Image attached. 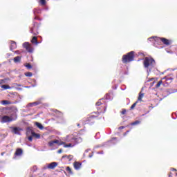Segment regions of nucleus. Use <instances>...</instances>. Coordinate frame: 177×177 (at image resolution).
<instances>
[{"instance_id":"f257e3e1","label":"nucleus","mask_w":177,"mask_h":177,"mask_svg":"<svg viewBox=\"0 0 177 177\" xmlns=\"http://www.w3.org/2000/svg\"><path fill=\"white\" fill-rule=\"evenodd\" d=\"M134 59H135V51H131L122 56V62L124 64H127V63H131V62H133Z\"/></svg>"},{"instance_id":"f03ea898","label":"nucleus","mask_w":177,"mask_h":177,"mask_svg":"<svg viewBox=\"0 0 177 177\" xmlns=\"http://www.w3.org/2000/svg\"><path fill=\"white\" fill-rule=\"evenodd\" d=\"M66 141L71 142V143H73L75 145H78V143H81L82 142V138L79 136H74L73 135L68 136L66 137Z\"/></svg>"},{"instance_id":"7ed1b4c3","label":"nucleus","mask_w":177,"mask_h":177,"mask_svg":"<svg viewBox=\"0 0 177 177\" xmlns=\"http://www.w3.org/2000/svg\"><path fill=\"white\" fill-rule=\"evenodd\" d=\"M143 64L145 68H149V67L154 66V64H156V61L151 57H146L144 59Z\"/></svg>"},{"instance_id":"20e7f679","label":"nucleus","mask_w":177,"mask_h":177,"mask_svg":"<svg viewBox=\"0 0 177 177\" xmlns=\"http://www.w3.org/2000/svg\"><path fill=\"white\" fill-rule=\"evenodd\" d=\"M149 39H154L156 42H162L164 45H167V46L171 45V41L165 37H153L149 38Z\"/></svg>"},{"instance_id":"39448f33","label":"nucleus","mask_w":177,"mask_h":177,"mask_svg":"<svg viewBox=\"0 0 177 177\" xmlns=\"http://www.w3.org/2000/svg\"><path fill=\"white\" fill-rule=\"evenodd\" d=\"M12 121H15V119L8 115H4L1 117V123L5 124L6 122H12Z\"/></svg>"},{"instance_id":"423d86ee","label":"nucleus","mask_w":177,"mask_h":177,"mask_svg":"<svg viewBox=\"0 0 177 177\" xmlns=\"http://www.w3.org/2000/svg\"><path fill=\"white\" fill-rule=\"evenodd\" d=\"M54 144L58 145V146H62V145H66V142L62 141H59L58 140H54L48 142V146L50 147H53Z\"/></svg>"},{"instance_id":"0eeeda50","label":"nucleus","mask_w":177,"mask_h":177,"mask_svg":"<svg viewBox=\"0 0 177 177\" xmlns=\"http://www.w3.org/2000/svg\"><path fill=\"white\" fill-rule=\"evenodd\" d=\"M23 47L27 50V52H29V53H32V52L34 51L32 46H31V44H30L29 43H24Z\"/></svg>"},{"instance_id":"6e6552de","label":"nucleus","mask_w":177,"mask_h":177,"mask_svg":"<svg viewBox=\"0 0 177 177\" xmlns=\"http://www.w3.org/2000/svg\"><path fill=\"white\" fill-rule=\"evenodd\" d=\"M11 132L15 135H20V131H22L20 127H10Z\"/></svg>"},{"instance_id":"1a4fd4ad","label":"nucleus","mask_w":177,"mask_h":177,"mask_svg":"<svg viewBox=\"0 0 177 177\" xmlns=\"http://www.w3.org/2000/svg\"><path fill=\"white\" fill-rule=\"evenodd\" d=\"M30 32L33 34V35H38L39 32H38V27L35 26V25L30 29Z\"/></svg>"},{"instance_id":"9d476101","label":"nucleus","mask_w":177,"mask_h":177,"mask_svg":"<svg viewBox=\"0 0 177 177\" xmlns=\"http://www.w3.org/2000/svg\"><path fill=\"white\" fill-rule=\"evenodd\" d=\"M23 154V149L21 148H17L14 154L15 157H20Z\"/></svg>"},{"instance_id":"9b49d317","label":"nucleus","mask_w":177,"mask_h":177,"mask_svg":"<svg viewBox=\"0 0 177 177\" xmlns=\"http://www.w3.org/2000/svg\"><path fill=\"white\" fill-rule=\"evenodd\" d=\"M82 166V163L80 162H74L73 163V167L75 168V169H76L77 171H78V169H81V167Z\"/></svg>"},{"instance_id":"f8f14e48","label":"nucleus","mask_w":177,"mask_h":177,"mask_svg":"<svg viewBox=\"0 0 177 177\" xmlns=\"http://www.w3.org/2000/svg\"><path fill=\"white\" fill-rule=\"evenodd\" d=\"M58 164L56 162H53L48 165L47 168L48 169H55V167H57Z\"/></svg>"},{"instance_id":"ddd939ff","label":"nucleus","mask_w":177,"mask_h":177,"mask_svg":"<svg viewBox=\"0 0 177 177\" xmlns=\"http://www.w3.org/2000/svg\"><path fill=\"white\" fill-rule=\"evenodd\" d=\"M10 44L11 45L10 46V50H13V49H16V48H17L16 41L11 40Z\"/></svg>"},{"instance_id":"4468645a","label":"nucleus","mask_w":177,"mask_h":177,"mask_svg":"<svg viewBox=\"0 0 177 177\" xmlns=\"http://www.w3.org/2000/svg\"><path fill=\"white\" fill-rule=\"evenodd\" d=\"M93 118H95L94 115L90 116L87 118L86 120V124H93L94 121H93Z\"/></svg>"},{"instance_id":"2eb2a0df","label":"nucleus","mask_w":177,"mask_h":177,"mask_svg":"<svg viewBox=\"0 0 177 177\" xmlns=\"http://www.w3.org/2000/svg\"><path fill=\"white\" fill-rule=\"evenodd\" d=\"M62 158H66L67 160V161H71V160H73V155H64L62 156Z\"/></svg>"},{"instance_id":"dca6fc26","label":"nucleus","mask_w":177,"mask_h":177,"mask_svg":"<svg viewBox=\"0 0 177 177\" xmlns=\"http://www.w3.org/2000/svg\"><path fill=\"white\" fill-rule=\"evenodd\" d=\"M14 63H20L21 62V57L17 56L13 59Z\"/></svg>"},{"instance_id":"f3484780","label":"nucleus","mask_w":177,"mask_h":177,"mask_svg":"<svg viewBox=\"0 0 177 177\" xmlns=\"http://www.w3.org/2000/svg\"><path fill=\"white\" fill-rule=\"evenodd\" d=\"M32 44H35V45H38V38L37 37H33L31 40Z\"/></svg>"},{"instance_id":"a211bd4d","label":"nucleus","mask_w":177,"mask_h":177,"mask_svg":"<svg viewBox=\"0 0 177 177\" xmlns=\"http://www.w3.org/2000/svg\"><path fill=\"white\" fill-rule=\"evenodd\" d=\"M32 138H36V139H39V138H41V135L32 131Z\"/></svg>"},{"instance_id":"6ab92c4d","label":"nucleus","mask_w":177,"mask_h":177,"mask_svg":"<svg viewBox=\"0 0 177 177\" xmlns=\"http://www.w3.org/2000/svg\"><path fill=\"white\" fill-rule=\"evenodd\" d=\"M1 104L6 105V104H13V103L9 100H2Z\"/></svg>"},{"instance_id":"aec40b11","label":"nucleus","mask_w":177,"mask_h":177,"mask_svg":"<svg viewBox=\"0 0 177 177\" xmlns=\"http://www.w3.org/2000/svg\"><path fill=\"white\" fill-rule=\"evenodd\" d=\"M143 96H145L144 93H140L137 102H142V99H143Z\"/></svg>"},{"instance_id":"412c9836","label":"nucleus","mask_w":177,"mask_h":177,"mask_svg":"<svg viewBox=\"0 0 177 177\" xmlns=\"http://www.w3.org/2000/svg\"><path fill=\"white\" fill-rule=\"evenodd\" d=\"M35 125L39 128V129H44V126H42L41 123L37 122Z\"/></svg>"},{"instance_id":"4be33fe9","label":"nucleus","mask_w":177,"mask_h":177,"mask_svg":"<svg viewBox=\"0 0 177 177\" xmlns=\"http://www.w3.org/2000/svg\"><path fill=\"white\" fill-rule=\"evenodd\" d=\"M74 146H75V144L73 145L72 143L64 144V147H74Z\"/></svg>"},{"instance_id":"5701e85b","label":"nucleus","mask_w":177,"mask_h":177,"mask_svg":"<svg viewBox=\"0 0 177 177\" xmlns=\"http://www.w3.org/2000/svg\"><path fill=\"white\" fill-rule=\"evenodd\" d=\"M138 101H136L134 104H133L131 106V110H133V109H135V107H136V105L138 104Z\"/></svg>"},{"instance_id":"b1692460","label":"nucleus","mask_w":177,"mask_h":177,"mask_svg":"<svg viewBox=\"0 0 177 177\" xmlns=\"http://www.w3.org/2000/svg\"><path fill=\"white\" fill-rule=\"evenodd\" d=\"M1 88L3 89H10V86H9V85H2Z\"/></svg>"},{"instance_id":"393cba45","label":"nucleus","mask_w":177,"mask_h":177,"mask_svg":"<svg viewBox=\"0 0 177 177\" xmlns=\"http://www.w3.org/2000/svg\"><path fill=\"white\" fill-rule=\"evenodd\" d=\"M26 77H32V73L31 72H26L25 73Z\"/></svg>"},{"instance_id":"a878e982","label":"nucleus","mask_w":177,"mask_h":177,"mask_svg":"<svg viewBox=\"0 0 177 177\" xmlns=\"http://www.w3.org/2000/svg\"><path fill=\"white\" fill-rule=\"evenodd\" d=\"M140 124V121L136 120L131 124V125H139Z\"/></svg>"},{"instance_id":"bb28decb","label":"nucleus","mask_w":177,"mask_h":177,"mask_svg":"<svg viewBox=\"0 0 177 177\" xmlns=\"http://www.w3.org/2000/svg\"><path fill=\"white\" fill-rule=\"evenodd\" d=\"M162 84V80H160V81H159L158 83H157V84H156V88H160V86H161V84Z\"/></svg>"},{"instance_id":"cd10ccee","label":"nucleus","mask_w":177,"mask_h":177,"mask_svg":"<svg viewBox=\"0 0 177 177\" xmlns=\"http://www.w3.org/2000/svg\"><path fill=\"white\" fill-rule=\"evenodd\" d=\"M66 169L68 174H73V171H71V168H70V167L68 166Z\"/></svg>"},{"instance_id":"c85d7f7f","label":"nucleus","mask_w":177,"mask_h":177,"mask_svg":"<svg viewBox=\"0 0 177 177\" xmlns=\"http://www.w3.org/2000/svg\"><path fill=\"white\" fill-rule=\"evenodd\" d=\"M40 3L43 6L46 5V0H40Z\"/></svg>"},{"instance_id":"c756f323","label":"nucleus","mask_w":177,"mask_h":177,"mask_svg":"<svg viewBox=\"0 0 177 177\" xmlns=\"http://www.w3.org/2000/svg\"><path fill=\"white\" fill-rule=\"evenodd\" d=\"M25 66L27 67L29 70L30 68H32V66H31V64H26Z\"/></svg>"},{"instance_id":"7c9ffc66","label":"nucleus","mask_w":177,"mask_h":177,"mask_svg":"<svg viewBox=\"0 0 177 177\" xmlns=\"http://www.w3.org/2000/svg\"><path fill=\"white\" fill-rule=\"evenodd\" d=\"M33 104H35V106H38L39 104H41V101H37L33 102Z\"/></svg>"},{"instance_id":"2f4dec72","label":"nucleus","mask_w":177,"mask_h":177,"mask_svg":"<svg viewBox=\"0 0 177 177\" xmlns=\"http://www.w3.org/2000/svg\"><path fill=\"white\" fill-rule=\"evenodd\" d=\"M121 114H122L123 115L127 114V109H122L121 111Z\"/></svg>"},{"instance_id":"473e14b6","label":"nucleus","mask_w":177,"mask_h":177,"mask_svg":"<svg viewBox=\"0 0 177 177\" xmlns=\"http://www.w3.org/2000/svg\"><path fill=\"white\" fill-rule=\"evenodd\" d=\"M28 140H29V142H32V136H29L28 138Z\"/></svg>"},{"instance_id":"72a5a7b5","label":"nucleus","mask_w":177,"mask_h":177,"mask_svg":"<svg viewBox=\"0 0 177 177\" xmlns=\"http://www.w3.org/2000/svg\"><path fill=\"white\" fill-rule=\"evenodd\" d=\"M96 106H102V102L100 101H98L97 102H96Z\"/></svg>"},{"instance_id":"f704fd0d","label":"nucleus","mask_w":177,"mask_h":177,"mask_svg":"<svg viewBox=\"0 0 177 177\" xmlns=\"http://www.w3.org/2000/svg\"><path fill=\"white\" fill-rule=\"evenodd\" d=\"M28 106L30 107H34V106H35V105L34 104V102H32V103H29Z\"/></svg>"},{"instance_id":"c9c22d12","label":"nucleus","mask_w":177,"mask_h":177,"mask_svg":"<svg viewBox=\"0 0 177 177\" xmlns=\"http://www.w3.org/2000/svg\"><path fill=\"white\" fill-rule=\"evenodd\" d=\"M34 19H35V20H39V21H40V20H41V18L36 16V17H35Z\"/></svg>"},{"instance_id":"e433bc0d","label":"nucleus","mask_w":177,"mask_h":177,"mask_svg":"<svg viewBox=\"0 0 177 177\" xmlns=\"http://www.w3.org/2000/svg\"><path fill=\"white\" fill-rule=\"evenodd\" d=\"M124 128H125V127L121 126V127H120L118 128V129H119L120 131H121V129H124Z\"/></svg>"},{"instance_id":"4c0bfd02","label":"nucleus","mask_w":177,"mask_h":177,"mask_svg":"<svg viewBox=\"0 0 177 177\" xmlns=\"http://www.w3.org/2000/svg\"><path fill=\"white\" fill-rule=\"evenodd\" d=\"M15 53H16L17 55H20V51L16 50L15 51Z\"/></svg>"},{"instance_id":"58836bf2","label":"nucleus","mask_w":177,"mask_h":177,"mask_svg":"<svg viewBox=\"0 0 177 177\" xmlns=\"http://www.w3.org/2000/svg\"><path fill=\"white\" fill-rule=\"evenodd\" d=\"M162 80H166V81H168L169 80V77H165L162 78Z\"/></svg>"},{"instance_id":"ea45409f","label":"nucleus","mask_w":177,"mask_h":177,"mask_svg":"<svg viewBox=\"0 0 177 177\" xmlns=\"http://www.w3.org/2000/svg\"><path fill=\"white\" fill-rule=\"evenodd\" d=\"M57 152H58L59 153H62V152H63V149H60L58 150Z\"/></svg>"},{"instance_id":"a19ab883","label":"nucleus","mask_w":177,"mask_h":177,"mask_svg":"<svg viewBox=\"0 0 177 177\" xmlns=\"http://www.w3.org/2000/svg\"><path fill=\"white\" fill-rule=\"evenodd\" d=\"M168 176H169V177H172V173H171V172H169V174H168Z\"/></svg>"},{"instance_id":"79ce46f5","label":"nucleus","mask_w":177,"mask_h":177,"mask_svg":"<svg viewBox=\"0 0 177 177\" xmlns=\"http://www.w3.org/2000/svg\"><path fill=\"white\" fill-rule=\"evenodd\" d=\"M77 125L78 128H81V124H80V123H77Z\"/></svg>"},{"instance_id":"37998d69","label":"nucleus","mask_w":177,"mask_h":177,"mask_svg":"<svg viewBox=\"0 0 177 177\" xmlns=\"http://www.w3.org/2000/svg\"><path fill=\"white\" fill-rule=\"evenodd\" d=\"M1 154V156H3V154H5V152H2Z\"/></svg>"},{"instance_id":"c03bdc74","label":"nucleus","mask_w":177,"mask_h":177,"mask_svg":"<svg viewBox=\"0 0 177 177\" xmlns=\"http://www.w3.org/2000/svg\"><path fill=\"white\" fill-rule=\"evenodd\" d=\"M173 171H176V169H173Z\"/></svg>"}]
</instances>
